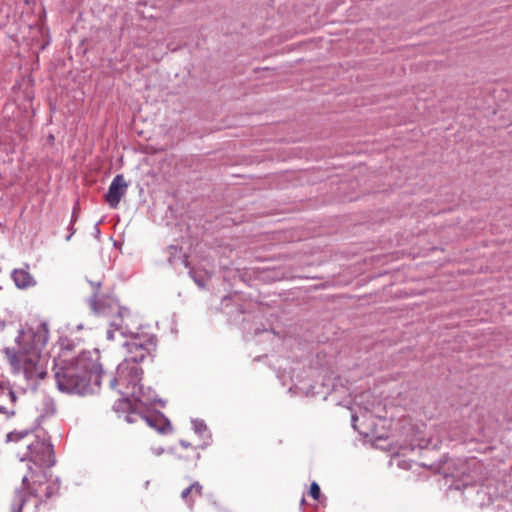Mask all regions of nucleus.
I'll use <instances>...</instances> for the list:
<instances>
[{"label": "nucleus", "instance_id": "10", "mask_svg": "<svg viewBox=\"0 0 512 512\" xmlns=\"http://www.w3.org/2000/svg\"><path fill=\"white\" fill-rule=\"evenodd\" d=\"M309 493L314 500H318L320 498L321 491L319 485L316 482L311 483Z\"/></svg>", "mask_w": 512, "mask_h": 512}, {"label": "nucleus", "instance_id": "13", "mask_svg": "<svg viewBox=\"0 0 512 512\" xmlns=\"http://www.w3.org/2000/svg\"><path fill=\"white\" fill-rule=\"evenodd\" d=\"M171 424L170 421L164 417L162 414V433H165L167 431H171Z\"/></svg>", "mask_w": 512, "mask_h": 512}, {"label": "nucleus", "instance_id": "14", "mask_svg": "<svg viewBox=\"0 0 512 512\" xmlns=\"http://www.w3.org/2000/svg\"><path fill=\"white\" fill-rule=\"evenodd\" d=\"M180 445L185 448V449H191L195 454H197V456H199V454L196 452V449L190 444V443H186L184 441H181L180 442Z\"/></svg>", "mask_w": 512, "mask_h": 512}, {"label": "nucleus", "instance_id": "8", "mask_svg": "<svg viewBox=\"0 0 512 512\" xmlns=\"http://www.w3.org/2000/svg\"><path fill=\"white\" fill-rule=\"evenodd\" d=\"M203 494V487L199 482H193L189 487L181 492V498L188 504H192Z\"/></svg>", "mask_w": 512, "mask_h": 512}, {"label": "nucleus", "instance_id": "3", "mask_svg": "<svg viewBox=\"0 0 512 512\" xmlns=\"http://www.w3.org/2000/svg\"><path fill=\"white\" fill-rule=\"evenodd\" d=\"M142 405L143 401L141 399H138L137 403H133L129 398H121L116 402L115 408L117 411L128 413L126 416L127 422H135L136 418L134 416H138L144 420L149 427L155 429L156 431H160V416L157 409H149L146 407L144 410H142Z\"/></svg>", "mask_w": 512, "mask_h": 512}, {"label": "nucleus", "instance_id": "11", "mask_svg": "<svg viewBox=\"0 0 512 512\" xmlns=\"http://www.w3.org/2000/svg\"><path fill=\"white\" fill-rule=\"evenodd\" d=\"M194 430L199 435H203L205 432H207V426L203 421H194Z\"/></svg>", "mask_w": 512, "mask_h": 512}, {"label": "nucleus", "instance_id": "7", "mask_svg": "<svg viewBox=\"0 0 512 512\" xmlns=\"http://www.w3.org/2000/svg\"><path fill=\"white\" fill-rule=\"evenodd\" d=\"M15 285L20 289H26L35 285L33 276L25 269H15L12 273Z\"/></svg>", "mask_w": 512, "mask_h": 512}, {"label": "nucleus", "instance_id": "2", "mask_svg": "<svg viewBox=\"0 0 512 512\" xmlns=\"http://www.w3.org/2000/svg\"><path fill=\"white\" fill-rule=\"evenodd\" d=\"M57 366L55 376L58 388L68 393H83L90 382V374L95 371V363L86 354L69 363L60 358Z\"/></svg>", "mask_w": 512, "mask_h": 512}, {"label": "nucleus", "instance_id": "5", "mask_svg": "<svg viewBox=\"0 0 512 512\" xmlns=\"http://www.w3.org/2000/svg\"><path fill=\"white\" fill-rule=\"evenodd\" d=\"M27 448L30 450L31 460L35 463L45 467H50L54 464L55 460L51 445L35 440L28 442Z\"/></svg>", "mask_w": 512, "mask_h": 512}, {"label": "nucleus", "instance_id": "6", "mask_svg": "<svg viewBox=\"0 0 512 512\" xmlns=\"http://www.w3.org/2000/svg\"><path fill=\"white\" fill-rule=\"evenodd\" d=\"M128 183L123 175L119 174L112 180L108 192L105 195L106 203L113 209L117 208L122 197L126 194Z\"/></svg>", "mask_w": 512, "mask_h": 512}, {"label": "nucleus", "instance_id": "1", "mask_svg": "<svg viewBox=\"0 0 512 512\" xmlns=\"http://www.w3.org/2000/svg\"><path fill=\"white\" fill-rule=\"evenodd\" d=\"M48 338L47 325L40 324L33 335L32 346L29 349H5V355L14 373H23L27 380L44 377L45 372L39 364L40 352L42 347L46 345Z\"/></svg>", "mask_w": 512, "mask_h": 512}, {"label": "nucleus", "instance_id": "4", "mask_svg": "<svg viewBox=\"0 0 512 512\" xmlns=\"http://www.w3.org/2000/svg\"><path fill=\"white\" fill-rule=\"evenodd\" d=\"M23 482L29 493L40 501L49 499L58 490V484L49 479L46 470L32 472L29 477L25 476L23 478Z\"/></svg>", "mask_w": 512, "mask_h": 512}, {"label": "nucleus", "instance_id": "15", "mask_svg": "<svg viewBox=\"0 0 512 512\" xmlns=\"http://www.w3.org/2000/svg\"><path fill=\"white\" fill-rule=\"evenodd\" d=\"M158 404H159L158 402H155L152 405H153V407H156Z\"/></svg>", "mask_w": 512, "mask_h": 512}, {"label": "nucleus", "instance_id": "12", "mask_svg": "<svg viewBox=\"0 0 512 512\" xmlns=\"http://www.w3.org/2000/svg\"><path fill=\"white\" fill-rule=\"evenodd\" d=\"M28 436V433L25 432V433H16V432H12V433H9L7 435V438H8V441L9 442H12V441H19L20 439L22 438H25Z\"/></svg>", "mask_w": 512, "mask_h": 512}, {"label": "nucleus", "instance_id": "9", "mask_svg": "<svg viewBox=\"0 0 512 512\" xmlns=\"http://www.w3.org/2000/svg\"><path fill=\"white\" fill-rule=\"evenodd\" d=\"M25 503L23 494L21 492L15 493L14 502L12 504V512H20Z\"/></svg>", "mask_w": 512, "mask_h": 512}]
</instances>
